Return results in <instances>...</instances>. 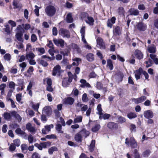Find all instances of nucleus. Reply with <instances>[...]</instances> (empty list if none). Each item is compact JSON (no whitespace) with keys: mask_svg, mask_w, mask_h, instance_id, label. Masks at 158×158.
Returning <instances> with one entry per match:
<instances>
[{"mask_svg":"<svg viewBox=\"0 0 158 158\" xmlns=\"http://www.w3.org/2000/svg\"><path fill=\"white\" fill-rule=\"evenodd\" d=\"M116 20V18L112 17L110 19H108L107 22V26L110 28H111L113 26V24L115 23Z\"/></svg>","mask_w":158,"mask_h":158,"instance_id":"13","label":"nucleus"},{"mask_svg":"<svg viewBox=\"0 0 158 158\" xmlns=\"http://www.w3.org/2000/svg\"><path fill=\"white\" fill-rule=\"evenodd\" d=\"M35 9L34 10L36 16H39V8L37 5H35Z\"/></svg>","mask_w":158,"mask_h":158,"instance_id":"52","label":"nucleus"},{"mask_svg":"<svg viewBox=\"0 0 158 158\" xmlns=\"http://www.w3.org/2000/svg\"><path fill=\"white\" fill-rule=\"evenodd\" d=\"M56 9L53 6L49 5L45 8V12L46 15L49 17L53 16L56 14Z\"/></svg>","mask_w":158,"mask_h":158,"instance_id":"3","label":"nucleus"},{"mask_svg":"<svg viewBox=\"0 0 158 158\" xmlns=\"http://www.w3.org/2000/svg\"><path fill=\"white\" fill-rule=\"evenodd\" d=\"M153 25L156 28L158 29V19L154 20Z\"/></svg>","mask_w":158,"mask_h":158,"instance_id":"64","label":"nucleus"},{"mask_svg":"<svg viewBox=\"0 0 158 158\" xmlns=\"http://www.w3.org/2000/svg\"><path fill=\"white\" fill-rule=\"evenodd\" d=\"M118 119L121 123H123L126 122L125 118L122 116H120L118 117Z\"/></svg>","mask_w":158,"mask_h":158,"instance_id":"58","label":"nucleus"},{"mask_svg":"<svg viewBox=\"0 0 158 158\" xmlns=\"http://www.w3.org/2000/svg\"><path fill=\"white\" fill-rule=\"evenodd\" d=\"M87 60L89 61H92L94 60V55L92 53H88L86 56Z\"/></svg>","mask_w":158,"mask_h":158,"instance_id":"21","label":"nucleus"},{"mask_svg":"<svg viewBox=\"0 0 158 158\" xmlns=\"http://www.w3.org/2000/svg\"><path fill=\"white\" fill-rule=\"evenodd\" d=\"M66 20L68 23H71L73 21L72 14L71 13L68 14L66 16Z\"/></svg>","mask_w":158,"mask_h":158,"instance_id":"30","label":"nucleus"},{"mask_svg":"<svg viewBox=\"0 0 158 158\" xmlns=\"http://www.w3.org/2000/svg\"><path fill=\"white\" fill-rule=\"evenodd\" d=\"M108 128L111 130H116L118 127V124L113 122H109L107 124Z\"/></svg>","mask_w":158,"mask_h":158,"instance_id":"9","label":"nucleus"},{"mask_svg":"<svg viewBox=\"0 0 158 158\" xmlns=\"http://www.w3.org/2000/svg\"><path fill=\"white\" fill-rule=\"evenodd\" d=\"M116 75L119 78L120 81H122L124 76L123 73L121 71H119L117 72Z\"/></svg>","mask_w":158,"mask_h":158,"instance_id":"34","label":"nucleus"},{"mask_svg":"<svg viewBox=\"0 0 158 158\" xmlns=\"http://www.w3.org/2000/svg\"><path fill=\"white\" fill-rule=\"evenodd\" d=\"M69 82L67 81V78H64L62 81V85L64 87H67L69 85Z\"/></svg>","mask_w":158,"mask_h":158,"instance_id":"38","label":"nucleus"},{"mask_svg":"<svg viewBox=\"0 0 158 158\" xmlns=\"http://www.w3.org/2000/svg\"><path fill=\"white\" fill-rule=\"evenodd\" d=\"M134 158H141L140 154L137 149H135L133 151Z\"/></svg>","mask_w":158,"mask_h":158,"instance_id":"36","label":"nucleus"},{"mask_svg":"<svg viewBox=\"0 0 158 158\" xmlns=\"http://www.w3.org/2000/svg\"><path fill=\"white\" fill-rule=\"evenodd\" d=\"M97 110L98 111V114L100 116L102 115L103 114L102 112V110L101 107V105L99 104L98 105L97 107Z\"/></svg>","mask_w":158,"mask_h":158,"instance_id":"40","label":"nucleus"},{"mask_svg":"<svg viewBox=\"0 0 158 158\" xmlns=\"http://www.w3.org/2000/svg\"><path fill=\"white\" fill-rule=\"evenodd\" d=\"M109 67L110 69L112 70L114 68L113 65L112 60L110 59L107 60V67Z\"/></svg>","mask_w":158,"mask_h":158,"instance_id":"26","label":"nucleus"},{"mask_svg":"<svg viewBox=\"0 0 158 158\" xmlns=\"http://www.w3.org/2000/svg\"><path fill=\"white\" fill-rule=\"evenodd\" d=\"M151 153L149 149H147L143 152L142 155L144 157H148Z\"/></svg>","mask_w":158,"mask_h":158,"instance_id":"28","label":"nucleus"},{"mask_svg":"<svg viewBox=\"0 0 158 158\" xmlns=\"http://www.w3.org/2000/svg\"><path fill=\"white\" fill-rule=\"evenodd\" d=\"M53 41L55 44L57 46H59V45H60V46L61 47H64V40L62 39L59 40L54 39Z\"/></svg>","mask_w":158,"mask_h":158,"instance_id":"16","label":"nucleus"},{"mask_svg":"<svg viewBox=\"0 0 158 158\" xmlns=\"http://www.w3.org/2000/svg\"><path fill=\"white\" fill-rule=\"evenodd\" d=\"M127 116L130 119L135 118L137 117V115L136 114L132 112H130L128 113L127 114Z\"/></svg>","mask_w":158,"mask_h":158,"instance_id":"31","label":"nucleus"},{"mask_svg":"<svg viewBox=\"0 0 158 158\" xmlns=\"http://www.w3.org/2000/svg\"><path fill=\"white\" fill-rule=\"evenodd\" d=\"M97 76V75L95 73V72L92 71L90 73L89 77L90 78H96Z\"/></svg>","mask_w":158,"mask_h":158,"instance_id":"55","label":"nucleus"},{"mask_svg":"<svg viewBox=\"0 0 158 158\" xmlns=\"http://www.w3.org/2000/svg\"><path fill=\"white\" fill-rule=\"evenodd\" d=\"M22 94H18L16 95V100L18 102H19L22 100Z\"/></svg>","mask_w":158,"mask_h":158,"instance_id":"57","label":"nucleus"},{"mask_svg":"<svg viewBox=\"0 0 158 158\" xmlns=\"http://www.w3.org/2000/svg\"><path fill=\"white\" fill-rule=\"evenodd\" d=\"M27 64L25 62H23L22 63L20 64L19 66L22 68L21 71H23L24 70L25 68L27 66Z\"/></svg>","mask_w":158,"mask_h":158,"instance_id":"61","label":"nucleus"},{"mask_svg":"<svg viewBox=\"0 0 158 158\" xmlns=\"http://www.w3.org/2000/svg\"><path fill=\"white\" fill-rule=\"evenodd\" d=\"M80 132L82 136L84 137L85 138L89 136L90 134L89 132L85 129L82 130Z\"/></svg>","mask_w":158,"mask_h":158,"instance_id":"20","label":"nucleus"},{"mask_svg":"<svg viewBox=\"0 0 158 158\" xmlns=\"http://www.w3.org/2000/svg\"><path fill=\"white\" fill-rule=\"evenodd\" d=\"M26 56L27 59H28V58L32 59L35 57V55L32 52H30L26 55Z\"/></svg>","mask_w":158,"mask_h":158,"instance_id":"42","label":"nucleus"},{"mask_svg":"<svg viewBox=\"0 0 158 158\" xmlns=\"http://www.w3.org/2000/svg\"><path fill=\"white\" fill-rule=\"evenodd\" d=\"M10 127L12 129L14 130L19 127V126L17 123H14L10 124Z\"/></svg>","mask_w":158,"mask_h":158,"instance_id":"47","label":"nucleus"},{"mask_svg":"<svg viewBox=\"0 0 158 158\" xmlns=\"http://www.w3.org/2000/svg\"><path fill=\"white\" fill-rule=\"evenodd\" d=\"M6 28L4 29V31L7 33L8 34H10V26L8 24H6L5 25Z\"/></svg>","mask_w":158,"mask_h":158,"instance_id":"49","label":"nucleus"},{"mask_svg":"<svg viewBox=\"0 0 158 158\" xmlns=\"http://www.w3.org/2000/svg\"><path fill=\"white\" fill-rule=\"evenodd\" d=\"M147 98L146 96L142 95L138 98H132L131 100L132 102H134L135 104H138L144 102L146 99Z\"/></svg>","mask_w":158,"mask_h":158,"instance_id":"8","label":"nucleus"},{"mask_svg":"<svg viewBox=\"0 0 158 158\" xmlns=\"http://www.w3.org/2000/svg\"><path fill=\"white\" fill-rule=\"evenodd\" d=\"M82 117L81 116H78L74 119V123H77L81 122L82 121Z\"/></svg>","mask_w":158,"mask_h":158,"instance_id":"43","label":"nucleus"},{"mask_svg":"<svg viewBox=\"0 0 158 158\" xmlns=\"http://www.w3.org/2000/svg\"><path fill=\"white\" fill-rule=\"evenodd\" d=\"M56 129L58 131L59 133H63V131H61V129L62 128V127L61 125L59 124H58L56 127Z\"/></svg>","mask_w":158,"mask_h":158,"instance_id":"44","label":"nucleus"},{"mask_svg":"<svg viewBox=\"0 0 158 158\" xmlns=\"http://www.w3.org/2000/svg\"><path fill=\"white\" fill-rule=\"evenodd\" d=\"M44 110L48 116H49L51 114V109L49 106H46L44 108Z\"/></svg>","mask_w":158,"mask_h":158,"instance_id":"29","label":"nucleus"},{"mask_svg":"<svg viewBox=\"0 0 158 158\" xmlns=\"http://www.w3.org/2000/svg\"><path fill=\"white\" fill-rule=\"evenodd\" d=\"M137 29L140 31H144L147 29V26L143 22H139L136 25Z\"/></svg>","mask_w":158,"mask_h":158,"instance_id":"5","label":"nucleus"},{"mask_svg":"<svg viewBox=\"0 0 158 158\" xmlns=\"http://www.w3.org/2000/svg\"><path fill=\"white\" fill-rule=\"evenodd\" d=\"M59 34L63 37L69 38L70 37V34L69 31L66 29L61 28L59 30Z\"/></svg>","mask_w":158,"mask_h":158,"instance_id":"6","label":"nucleus"},{"mask_svg":"<svg viewBox=\"0 0 158 158\" xmlns=\"http://www.w3.org/2000/svg\"><path fill=\"white\" fill-rule=\"evenodd\" d=\"M37 62L44 67H47L48 65V63L44 60L39 59L37 60Z\"/></svg>","mask_w":158,"mask_h":158,"instance_id":"33","label":"nucleus"},{"mask_svg":"<svg viewBox=\"0 0 158 158\" xmlns=\"http://www.w3.org/2000/svg\"><path fill=\"white\" fill-rule=\"evenodd\" d=\"M14 116L15 118H17L19 121H21L22 120V118L20 115L17 113L15 111H13L10 112V113L5 112L3 115L4 118L6 120H9L11 118V115Z\"/></svg>","mask_w":158,"mask_h":158,"instance_id":"1","label":"nucleus"},{"mask_svg":"<svg viewBox=\"0 0 158 158\" xmlns=\"http://www.w3.org/2000/svg\"><path fill=\"white\" fill-rule=\"evenodd\" d=\"M95 140H92L90 145L89 147V151L90 152H92L94 150L95 147Z\"/></svg>","mask_w":158,"mask_h":158,"instance_id":"25","label":"nucleus"},{"mask_svg":"<svg viewBox=\"0 0 158 158\" xmlns=\"http://www.w3.org/2000/svg\"><path fill=\"white\" fill-rule=\"evenodd\" d=\"M145 63L146 64V67L147 68L151 66L153 64L152 61L150 58L148 59V61H146Z\"/></svg>","mask_w":158,"mask_h":158,"instance_id":"39","label":"nucleus"},{"mask_svg":"<svg viewBox=\"0 0 158 158\" xmlns=\"http://www.w3.org/2000/svg\"><path fill=\"white\" fill-rule=\"evenodd\" d=\"M82 100L83 102H87L88 100V98L87 96V94L86 93H84L83 94L82 96Z\"/></svg>","mask_w":158,"mask_h":158,"instance_id":"56","label":"nucleus"},{"mask_svg":"<svg viewBox=\"0 0 158 158\" xmlns=\"http://www.w3.org/2000/svg\"><path fill=\"white\" fill-rule=\"evenodd\" d=\"M134 55L137 59L140 60L143 58V55L141 51L138 49L135 50Z\"/></svg>","mask_w":158,"mask_h":158,"instance_id":"12","label":"nucleus"},{"mask_svg":"<svg viewBox=\"0 0 158 158\" xmlns=\"http://www.w3.org/2000/svg\"><path fill=\"white\" fill-rule=\"evenodd\" d=\"M101 128V126L99 124H96L95 126L93 127L92 128V131L94 132H96L98 131Z\"/></svg>","mask_w":158,"mask_h":158,"instance_id":"32","label":"nucleus"},{"mask_svg":"<svg viewBox=\"0 0 158 158\" xmlns=\"http://www.w3.org/2000/svg\"><path fill=\"white\" fill-rule=\"evenodd\" d=\"M83 105V104L80 103H78L77 104V106H79L81 107V111H85L88 109V106L86 105H85L82 106Z\"/></svg>","mask_w":158,"mask_h":158,"instance_id":"24","label":"nucleus"},{"mask_svg":"<svg viewBox=\"0 0 158 158\" xmlns=\"http://www.w3.org/2000/svg\"><path fill=\"white\" fill-rule=\"evenodd\" d=\"M82 136L80 132L77 133L75 135L74 139L78 143H81L82 142Z\"/></svg>","mask_w":158,"mask_h":158,"instance_id":"17","label":"nucleus"},{"mask_svg":"<svg viewBox=\"0 0 158 158\" xmlns=\"http://www.w3.org/2000/svg\"><path fill=\"white\" fill-rule=\"evenodd\" d=\"M51 144V142L48 141L47 142H43L40 143V145H42V148H46L47 146H50Z\"/></svg>","mask_w":158,"mask_h":158,"instance_id":"35","label":"nucleus"},{"mask_svg":"<svg viewBox=\"0 0 158 158\" xmlns=\"http://www.w3.org/2000/svg\"><path fill=\"white\" fill-rule=\"evenodd\" d=\"M9 148L10 151H14L16 149V146L13 143H11L9 146Z\"/></svg>","mask_w":158,"mask_h":158,"instance_id":"53","label":"nucleus"},{"mask_svg":"<svg viewBox=\"0 0 158 158\" xmlns=\"http://www.w3.org/2000/svg\"><path fill=\"white\" fill-rule=\"evenodd\" d=\"M14 144L16 146L19 147V146L20 144V140L19 139H15L13 141Z\"/></svg>","mask_w":158,"mask_h":158,"instance_id":"54","label":"nucleus"},{"mask_svg":"<svg viewBox=\"0 0 158 158\" xmlns=\"http://www.w3.org/2000/svg\"><path fill=\"white\" fill-rule=\"evenodd\" d=\"M81 18H87L88 17H89V14L86 12H82L81 14Z\"/></svg>","mask_w":158,"mask_h":158,"instance_id":"50","label":"nucleus"},{"mask_svg":"<svg viewBox=\"0 0 158 158\" xmlns=\"http://www.w3.org/2000/svg\"><path fill=\"white\" fill-rule=\"evenodd\" d=\"M15 132L17 134H20L22 135H24L25 137L27 136V134L25 132L22 131L19 127L16 130Z\"/></svg>","mask_w":158,"mask_h":158,"instance_id":"27","label":"nucleus"},{"mask_svg":"<svg viewBox=\"0 0 158 158\" xmlns=\"http://www.w3.org/2000/svg\"><path fill=\"white\" fill-rule=\"evenodd\" d=\"M11 56L9 53L6 54L4 56V59L6 60L9 61L11 59Z\"/></svg>","mask_w":158,"mask_h":158,"instance_id":"48","label":"nucleus"},{"mask_svg":"<svg viewBox=\"0 0 158 158\" xmlns=\"http://www.w3.org/2000/svg\"><path fill=\"white\" fill-rule=\"evenodd\" d=\"M68 75L69 78L68 79H67V81H68L69 83H71L72 81L73 78V75L70 72H69L68 73Z\"/></svg>","mask_w":158,"mask_h":158,"instance_id":"45","label":"nucleus"},{"mask_svg":"<svg viewBox=\"0 0 158 158\" xmlns=\"http://www.w3.org/2000/svg\"><path fill=\"white\" fill-rule=\"evenodd\" d=\"M125 143L127 145H130L132 148H136L137 146V142L133 137H131L129 140L127 138L125 139Z\"/></svg>","mask_w":158,"mask_h":158,"instance_id":"4","label":"nucleus"},{"mask_svg":"<svg viewBox=\"0 0 158 158\" xmlns=\"http://www.w3.org/2000/svg\"><path fill=\"white\" fill-rule=\"evenodd\" d=\"M143 116L146 118H151L153 117L154 114L151 110H148L144 111Z\"/></svg>","mask_w":158,"mask_h":158,"instance_id":"10","label":"nucleus"},{"mask_svg":"<svg viewBox=\"0 0 158 158\" xmlns=\"http://www.w3.org/2000/svg\"><path fill=\"white\" fill-rule=\"evenodd\" d=\"M124 12V8L123 7H120L118 8V13L119 15L123 14Z\"/></svg>","mask_w":158,"mask_h":158,"instance_id":"63","label":"nucleus"},{"mask_svg":"<svg viewBox=\"0 0 158 158\" xmlns=\"http://www.w3.org/2000/svg\"><path fill=\"white\" fill-rule=\"evenodd\" d=\"M31 158H40V157L38 153L35 152L32 154Z\"/></svg>","mask_w":158,"mask_h":158,"instance_id":"62","label":"nucleus"},{"mask_svg":"<svg viewBox=\"0 0 158 158\" xmlns=\"http://www.w3.org/2000/svg\"><path fill=\"white\" fill-rule=\"evenodd\" d=\"M57 148L55 147H52L48 149V153L50 154H52L55 151H57Z\"/></svg>","mask_w":158,"mask_h":158,"instance_id":"41","label":"nucleus"},{"mask_svg":"<svg viewBox=\"0 0 158 158\" xmlns=\"http://www.w3.org/2000/svg\"><path fill=\"white\" fill-rule=\"evenodd\" d=\"M16 29L17 32L15 35V37L17 39L19 42H22L23 41V39L22 38L23 33L25 31L24 29L20 25L18 26Z\"/></svg>","mask_w":158,"mask_h":158,"instance_id":"2","label":"nucleus"},{"mask_svg":"<svg viewBox=\"0 0 158 158\" xmlns=\"http://www.w3.org/2000/svg\"><path fill=\"white\" fill-rule=\"evenodd\" d=\"M129 11L131 15L136 16L138 15L139 14V12L137 9H135L134 8L130 9Z\"/></svg>","mask_w":158,"mask_h":158,"instance_id":"22","label":"nucleus"},{"mask_svg":"<svg viewBox=\"0 0 158 158\" xmlns=\"http://www.w3.org/2000/svg\"><path fill=\"white\" fill-rule=\"evenodd\" d=\"M40 104L39 103H37L36 104H33L32 108L35 111H38L39 108V107Z\"/></svg>","mask_w":158,"mask_h":158,"instance_id":"59","label":"nucleus"},{"mask_svg":"<svg viewBox=\"0 0 158 158\" xmlns=\"http://www.w3.org/2000/svg\"><path fill=\"white\" fill-rule=\"evenodd\" d=\"M64 102L66 104L72 105L74 102V100L71 97H68L64 99Z\"/></svg>","mask_w":158,"mask_h":158,"instance_id":"14","label":"nucleus"},{"mask_svg":"<svg viewBox=\"0 0 158 158\" xmlns=\"http://www.w3.org/2000/svg\"><path fill=\"white\" fill-rule=\"evenodd\" d=\"M54 126L52 124H51L49 125H47L45 126L44 127L46 130L48 132L51 131V129L53 128Z\"/></svg>","mask_w":158,"mask_h":158,"instance_id":"51","label":"nucleus"},{"mask_svg":"<svg viewBox=\"0 0 158 158\" xmlns=\"http://www.w3.org/2000/svg\"><path fill=\"white\" fill-rule=\"evenodd\" d=\"M60 66L59 65H57L53 69L52 75L53 76H56L57 74H59L60 73Z\"/></svg>","mask_w":158,"mask_h":158,"instance_id":"15","label":"nucleus"},{"mask_svg":"<svg viewBox=\"0 0 158 158\" xmlns=\"http://www.w3.org/2000/svg\"><path fill=\"white\" fill-rule=\"evenodd\" d=\"M148 50L150 53H154L156 52V48L155 47H148Z\"/></svg>","mask_w":158,"mask_h":158,"instance_id":"37","label":"nucleus"},{"mask_svg":"<svg viewBox=\"0 0 158 158\" xmlns=\"http://www.w3.org/2000/svg\"><path fill=\"white\" fill-rule=\"evenodd\" d=\"M97 43L98 47L101 49H105L106 48L105 43L103 40L100 37H98L97 39Z\"/></svg>","mask_w":158,"mask_h":158,"instance_id":"7","label":"nucleus"},{"mask_svg":"<svg viewBox=\"0 0 158 158\" xmlns=\"http://www.w3.org/2000/svg\"><path fill=\"white\" fill-rule=\"evenodd\" d=\"M88 20H85L86 23L89 24L90 25H93L94 24V20L93 18L91 16H89L87 18Z\"/></svg>","mask_w":158,"mask_h":158,"instance_id":"23","label":"nucleus"},{"mask_svg":"<svg viewBox=\"0 0 158 158\" xmlns=\"http://www.w3.org/2000/svg\"><path fill=\"white\" fill-rule=\"evenodd\" d=\"M37 38L36 35L35 34L31 35V40L32 42H35L37 40Z\"/></svg>","mask_w":158,"mask_h":158,"instance_id":"60","label":"nucleus"},{"mask_svg":"<svg viewBox=\"0 0 158 158\" xmlns=\"http://www.w3.org/2000/svg\"><path fill=\"white\" fill-rule=\"evenodd\" d=\"M121 28L119 26L115 27L114 30V32L116 35H120L121 34Z\"/></svg>","mask_w":158,"mask_h":158,"instance_id":"19","label":"nucleus"},{"mask_svg":"<svg viewBox=\"0 0 158 158\" xmlns=\"http://www.w3.org/2000/svg\"><path fill=\"white\" fill-rule=\"evenodd\" d=\"M143 71L142 68L140 67L134 71L135 77L137 80H138L140 78V76L143 73Z\"/></svg>","mask_w":158,"mask_h":158,"instance_id":"11","label":"nucleus"},{"mask_svg":"<svg viewBox=\"0 0 158 158\" xmlns=\"http://www.w3.org/2000/svg\"><path fill=\"white\" fill-rule=\"evenodd\" d=\"M13 5L14 9H18L20 10L23 7V6L21 3H18L17 1L15 0H14L13 2Z\"/></svg>","mask_w":158,"mask_h":158,"instance_id":"18","label":"nucleus"},{"mask_svg":"<svg viewBox=\"0 0 158 158\" xmlns=\"http://www.w3.org/2000/svg\"><path fill=\"white\" fill-rule=\"evenodd\" d=\"M103 85L102 83L100 81L97 82L96 88L98 89H103Z\"/></svg>","mask_w":158,"mask_h":158,"instance_id":"46","label":"nucleus"}]
</instances>
